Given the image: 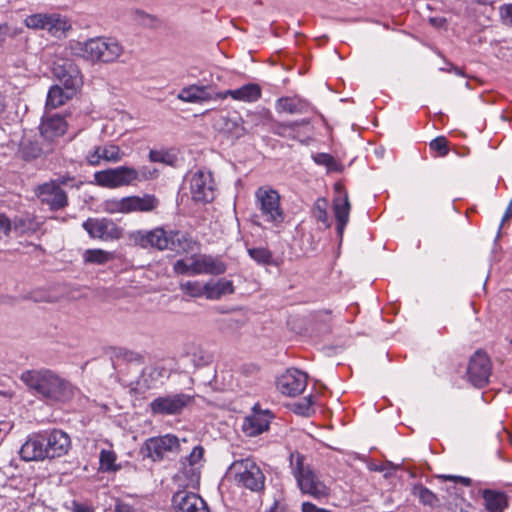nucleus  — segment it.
I'll return each mask as SVG.
<instances>
[{
	"label": "nucleus",
	"mask_w": 512,
	"mask_h": 512,
	"mask_svg": "<svg viewBox=\"0 0 512 512\" xmlns=\"http://www.w3.org/2000/svg\"><path fill=\"white\" fill-rule=\"evenodd\" d=\"M219 99L231 97L237 101L255 102L261 96V89L257 84H245L242 87L234 90H226L224 92L216 93Z\"/></svg>",
	"instance_id": "obj_24"
},
{
	"label": "nucleus",
	"mask_w": 512,
	"mask_h": 512,
	"mask_svg": "<svg viewBox=\"0 0 512 512\" xmlns=\"http://www.w3.org/2000/svg\"><path fill=\"white\" fill-rule=\"evenodd\" d=\"M315 161L319 164L330 166L333 163V158L328 154L321 153L315 157Z\"/></svg>",
	"instance_id": "obj_48"
},
{
	"label": "nucleus",
	"mask_w": 512,
	"mask_h": 512,
	"mask_svg": "<svg viewBox=\"0 0 512 512\" xmlns=\"http://www.w3.org/2000/svg\"><path fill=\"white\" fill-rule=\"evenodd\" d=\"M100 467L103 471H113L116 470L117 467L115 465L116 462V454L111 450H102L100 453Z\"/></svg>",
	"instance_id": "obj_39"
},
{
	"label": "nucleus",
	"mask_w": 512,
	"mask_h": 512,
	"mask_svg": "<svg viewBox=\"0 0 512 512\" xmlns=\"http://www.w3.org/2000/svg\"><path fill=\"white\" fill-rule=\"evenodd\" d=\"M255 205L262 219L272 228L282 227L286 215L281 206V197L275 189L269 186L259 187L255 191Z\"/></svg>",
	"instance_id": "obj_5"
},
{
	"label": "nucleus",
	"mask_w": 512,
	"mask_h": 512,
	"mask_svg": "<svg viewBox=\"0 0 512 512\" xmlns=\"http://www.w3.org/2000/svg\"><path fill=\"white\" fill-rule=\"evenodd\" d=\"M125 152L116 144L107 142L93 147L85 155V160L90 166H99L105 163H118L125 157Z\"/></svg>",
	"instance_id": "obj_15"
},
{
	"label": "nucleus",
	"mask_w": 512,
	"mask_h": 512,
	"mask_svg": "<svg viewBox=\"0 0 512 512\" xmlns=\"http://www.w3.org/2000/svg\"><path fill=\"white\" fill-rule=\"evenodd\" d=\"M218 98L208 86L189 85L180 90L177 99L186 103H203Z\"/></svg>",
	"instance_id": "obj_21"
},
{
	"label": "nucleus",
	"mask_w": 512,
	"mask_h": 512,
	"mask_svg": "<svg viewBox=\"0 0 512 512\" xmlns=\"http://www.w3.org/2000/svg\"><path fill=\"white\" fill-rule=\"evenodd\" d=\"M196 262L197 255L179 259L173 265L174 272L182 275H199Z\"/></svg>",
	"instance_id": "obj_32"
},
{
	"label": "nucleus",
	"mask_w": 512,
	"mask_h": 512,
	"mask_svg": "<svg viewBox=\"0 0 512 512\" xmlns=\"http://www.w3.org/2000/svg\"><path fill=\"white\" fill-rule=\"evenodd\" d=\"M73 511L74 512H91L89 507L79 504V503H76V502H73Z\"/></svg>",
	"instance_id": "obj_53"
},
{
	"label": "nucleus",
	"mask_w": 512,
	"mask_h": 512,
	"mask_svg": "<svg viewBox=\"0 0 512 512\" xmlns=\"http://www.w3.org/2000/svg\"><path fill=\"white\" fill-rule=\"evenodd\" d=\"M21 380L34 395L45 401L64 403L75 394V387L52 370H28L22 373Z\"/></svg>",
	"instance_id": "obj_1"
},
{
	"label": "nucleus",
	"mask_w": 512,
	"mask_h": 512,
	"mask_svg": "<svg viewBox=\"0 0 512 512\" xmlns=\"http://www.w3.org/2000/svg\"><path fill=\"white\" fill-rule=\"evenodd\" d=\"M73 178L72 177H69V176H63L61 178H59L58 180H55L58 184H59V187H61V185H67L69 181H72Z\"/></svg>",
	"instance_id": "obj_54"
},
{
	"label": "nucleus",
	"mask_w": 512,
	"mask_h": 512,
	"mask_svg": "<svg viewBox=\"0 0 512 512\" xmlns=\"http://www.w3.org/2000/svg\"><path fill=\"white\" fill-rule=\"evenodd\" d=\"M55 77L68 93L76 94L83 85V77L77 64L72 60L57 62L53 69Z\"/></svg>",
	"instance_id": "obj_12"
},
{
	"label": "nucleus",
	"mask_w": 512,
	"mask_h": 512,
	"mask_svg": "<svg viewBox=\"0 0 512 512\" xmlns=\"http://www.w3.org/2000/svg\"><path fill=\"white\" fill-rule=\"evenodd\" d=\"M7 434H8V430H4V429L0 428V444L4 441Z\"/></svg>",
	"instance_id": "obj_56"
},
{
	"label": "nucleus",
	"mask_w": 512,
	"mask_h": 512,
	"mask_svg": "<svg viewBox=\"0 0 512 512\" xmlns=\"http://www.w3.org/2000/svg\"><path fill=\"white\" fill-rule=\"evenodd\" d=\"M234 293L232 281L220 279L216 282H207L205 289V297L210 300H217L224 295Z\"/></svg>",
	"instance_id": "obj_29"
},
{
	"label": "nucleus",
	"mask_w": 512,
	"mask_h": 512,
	"mask_svg": "<svg viewBox=\"0 0 512 512\" xmlns=\"http://www.w3.org/2000/svg\"><path fill=\"white\" fill-rule=\"evenodd\" d=\"M105 210L109 213H124L126 214V200L125 197L121 199H113L105 202Z\"/></svg>",
	"instance_id": "obj_40"
},
{
	"label": "nucleus",
	"mask_w": 512,
	"mask_h": 512,
	"mask_svg": "<svg viewBox=\"0 0 512 512\" xmlns=\"http://www.w3.org/2000/svg\"><path fill=\"white\" fill-rule=\"evenodd\" d=\"M509 441L512 444V434H509Z\"/></svg>",
	"instance_id": "obj_57"
},
{
	"label": "nucleus",
	"mask_w": 512,
	"mask_h": 512,
	"mask_svg": "<svg viewBox=\"0 0 512 512\" xmlns=\"http://www.w3.org/2000/svg\"><path fill=\"white\" fill-rule=\"evenodd\" d=\"M500 14L504 23L512 26V4L503 5L500 8Z\"/></svg>",
	"instance_id": "obj_45"
},
{
	"label": "nucleus",
	"mask_w": 512,
	"mask_h": 512,
	"mask_svg": "<svg viewBox=\"0 0 512 512\" xmlns=\"http://www.w3.org/2000/svg\"><path fill=\"white\" fill-rule=\"evenodd\" d=\"M295 123L278 124L274 129V133L281 137H292V131Z\"/></svg>",
	"instance_id": "obj_44"
},
{
	"label": "nucleus",
	"mask_w": 512,
	"mask_h": 512,
	"mask_svg": "<svg viewBox=\"0 0 512 512\" xmlns=\"http://www.w3.org/2000/svg\"><path fill=\"white\" fill-rule=\"evenodd\" d=\"M20 457L24 461H42L47 459V450L43 433L32 434L20 448Z\"/></svg>",
	"instance_id": "obj_19"
},
{
	"label": "nucleus",
	"mask_w": 512,
	"mask_h": 512,
	"mask_svg": "<svg viewBox=\"0 0 512 512\" xmlns=\"http://www.w3.org/2000/svg\"><path fill=\"white\" fill-rule=\"evenodd\" d=\"M230 473L234 475L235 481L252 491H259L264 488L265 476L250 458L235 461L230 466Z\"/></svg>",
	"instance_id": "obj_7"
},
{
	"label": "nucleus",
	"mask_w": 512,
	"mask_h": 512,
	"mask_svg": "<svg viewBox=\"0 0 512 512\" xmlns=\"http://www.w3.org/2000/svg\"><path fill=\"white\" fill-rule=\"evenodd\" d=\"M351 205L346 192L333 199V212L337 222V232L342 236L344 229L349 221Z\"/></svg>",
	"instance_id": "obj_25"
},
{
	"label": "nucleus",
	"mask_w": 512,
	"mask_h": 512,
	"mask_svg": "<svg viewBox=\"0 0 512 512\" xmlns=\"http://www.w3.org/2000/svg\"><path fill=\"white\" fill-rule=\"evenodd\" d=\"M76 94L68 93V89L62 88L60 85H53L47 94L46 108L56 109L64 105L69 99L74 97Z\"/></svg>",
	"instance_id": "obj_30"
},
{
	"label": "nucleus",
	"mask_w": 512,
	"mask_h": 512,
	"mask_svg": "<svg viewBox=\"0 0 512 512\" xmlns=\"http://www.w3.org/2000/svg\"><path fill=\"white\" fill-rule=\"evenodd\" d=\"M5 107V96L0 90V111L3 110Z\"/></svg>",
	"instance_id": "obj_55"
},
{
	"label": "nucleus",
	"mask_w": 512,
	"mask_h": 512,
	"mask_svg": "<svg viewBox=\"0 0 512 512\" xmlns=\"http://www.w3.org/2000/svg\"><path fill=\"white\" fill-rule=\"evenodd\" d=\"M70 54L93 64H110L123 55L121 43L112 37H93L85 41L71 40L68 44Z\"/></svg>",
	"instance_id": "obj_2"
},
{
	"label": "nucleus",
	"mask_w": 512,
	"mask_h": 512,
	"mask_svg": "<svg viewBox=\"0 0 512 512\" xmlns=\"http://www.w3.org/2000/svg\"><path fill=\"white\" fill-rule=\"evenodd\" d=\"M204 449L202 446H195L190 454L186 457L185 461L189 463L190 466H195L199 464L203 458Z\"/></svg>",
	"instance_id": "obj_42"
},
{
	"label": "nucleus",
	"mask_w": 512,
	"mask_h": 512,
	"mask_svg": "<svg viewBox=\"0 0 512 512\" xmlns=\"http://www.w3.org/2000/svg\"><path fill=\"white\" fill-rule=\"evenodd\" d=\"M447 144L445 137H437L430 142V148L439 152L440 156H445L448 153Z\"/></svg>",
	"instance_id": "obj_41"
},
{
	"label": "nucleus",
	"mask_w": 512,
	"mask_h": 512,
	"mask_svg": "<svg viewBox=\"0 0 512 512\" xmlns=\"http://www.w3.org/2000/svg\"><path fill=\"white\" fill-rule=\"evenodd\" d=\"M249 256L259 264H271L272 253L266 248H251L248 249Z\"/></svg>",
	"instance_id": "obj_38"
},
{
	"label": "nucleus",
	"mask_w": 512,
	"mask_h": 512,
	"mask_svg": "<svg viewBox=\"0 0 512 512\" xmlns=\"http://www.w3.org/2000/svg\"><path fill=\"white\" fill-rule=\"evenodd\" d=\"M196 266L200 274L219 275L225 272V264L218 258L209 255H197Z\"/></svg>",
	"instance_id": "obj_28"
},
{
	"label": "nucleus",
	"mask_w": 512,
	"mask_h": 512,
	"mask_svg": "<svg viewBox=\"0 0 512 512\" xmlns=\"http://www.w3.org/2000/svg\"><path fill=\"white\" fill-rule=\"evenodd\" d=\"M23 154L27 158H34L40 154V149L38 146H33L31 151H27L26 149H23Z\"/></svg>",
	"instance_id": "obj_52"
},
{
	"label": "nucleus",
	"mask_w": 512,
	"mask_h": 512,
	"mask_svg": "<svg viewBox=\"0 0 512 512\" xmlns=\"http://www.w3.org/2000/svg\"><path fill=\"white\" fill-rule=\"evenodd\" d=\"M276 109L279 112H287L289 114L298 113L301 110V102L295 97H283L278 99Z\"/></svg>",
	"instance_id": "obj_34"
},
{
	"label": "nucleus",
	"mask_w": 512,
	"mask_h": 512,
	"mask_svg": "<svg viewBox=\"0 0 512 512\" xmlns=\"http://www.w3.org/2000/svg\"><path fill=\"white\" fill-rule=\"evenodd\" d=\"M307 386V375L295 368L288 369L277 380V388L287 396L301 394Z\"/></svg>",
	"instance_id": "obj_16"
},
{
	"label": "nucleus",
	"mask_w": 512,
	"mask_h": 512,
	"mask_svg": "<svg viewBox=\"0 0 512 512\" xmlns=\"http://www.w3.org/2000/svg\"><path fill=\"white\" fill-rule=\"evenodd\" d=\"M177 512H210L206 502L192 492H179L174 496Z\"/></svg>",
	"instance_id": "obj_20"
},
{
	"label": "nucleus",
	"mask_w": 512,
	"mask_h": 512,
	"mask_svg": "<svg viewBox=\"0 0 512 512\" xmlns=\"http://www.w3.org/2000/svg\"><path fill=\"white\" fill-rule=\"evenodd\" d=\"M149 160L155 163L174 165L177 161V157L172 151L151 150L149 152Z\"/></svg>",
	"instance_id": "obj_35"
},
{
	"label": "nucleus",
	"mask_w": 512,
	"mask_h": 512,
	"mask_svg": "<svg viewBox=\"0 0 512 512\" xmlns=\"http://www.w3.org/2000/svg\"><path fill=\"white\" fill-rule=\"evenodd\" d=\"M13 227V222L9 220L8 217H6L3 214H0V229L5 233L8 234Z\"/></svg>",
	"instance_id": "obj_47"
},
{
	"label": "nucleus",
	"mask_w": 512,
	"mask_h": 512,
	"mask_svg": "<svg viewBox=\"0 0 512 512\" xmlns=\"http://www.w3.org/2000/svg\"><path fill=\"white\" fill-rule=\"evenodd\" d=\"M131 244L141 248L158 250L171 249L188 252L193 250L195 242L190 236L179 231H166L163 228L151 230H135L128 234Z\"/></svg>",
	"instance_id": "obj_3"
},
{
	"label": "nucleus",
	"mask_w": 512,
	"mask_h": 512,
	"mask_svg": "<svg viewBox=\"0 0 512 512\" xmlns=\"http://www.w3.org/2000/svg\"><path fill=\"white\" fill-rule=\"evenodd\" d=\"M35 194L40 201L43 204H47L52 211L63 209L68 204L66 192L59 187V184L54 180L37 186Z\"/></svg>",
	"instance_id": "obj_14"
},
{
	"label": "nucleus",
	"mask_w": 512,
	"mask_h": 512,
	"mask_svg": "<svg viewBox=\"0 0 512 512\" xmlns=\"http://www.w3.org/2000/svg\"><path fill=\"white\" fill-rule=\"evenodd\" d=\"M178 447V438L171 434L150 438L145 443L147 456L153 461L161 460L166 452L174 451Z\"/></svg>",
	"instance_id": "obj_18"
},
{
	"label": "nucleus",
	"mask_w": 512,
	"mask_h": 512,
	"mask_svg": "<svg viewBox=\"0 0 512 512\" xmlns=\"http://www.w3.org/2000/svg\"><path fill=\"white\" fill-rule=\"evenodd\" d=\"M191 401L186 394H171L160 396L150 402V412L154 415H177Z\"/></svg>",
	"instance_id": "obj_13"
},
{
	"label": "nucleus",
	"mask_w": 512,
	"mask_h": 512,
	"mask_svg": "<svg viewBox=\"0 0 512 512\" xmlns=\"http://www.w3.org/2000/svg\"><path fill=\"white\" fill-rule=\"evenodd\" d=\"M205 289L206 283L202 284L199 281H185L180 283V290L193 298L205 296Z\"/></svg>",
	"instance_id": "obj_33"
},
{
	"label": "nucleus",
	"mask_w": 512,
	"mask_h": 512,
	"mask_svg": "<svg viewBox=\"0 0 512 512\" xmlns=\"http://www.w3.org/2000/svg\"><path fill=\"white\" fill-rule=\"evenodd\" d=\"M115 258L113 252L103 249H87L83 253V260L88 264L104 265Z\"/></svg>",
	"instance_id": "obj_31"
},
{
	"label": "nucleus",
	"mask_w": 512,
	"mask_h": 512,
	"mask_svg": "<svg viewBox=\"0 0 512 512\" xmlns=\"http://www.w3.org/2000/svg\"><path fill=\"white\" fill-rule=\"evenodd\" d=\"M492 373L489 356L483 351H476L469 359L467 380L475 387L482 388L488 384Z\"/></svg>",
	"instance_id": "obj_10"
},
{
	"label": "nucleus",
	"mask_w": 512,
	"mask_h": 512,
	"mask_svg": "<svg viewBox=\"0 0 512 512\" xmlns=\"http://www.w3.org/2000/svg\"><path fill=\"white\" fill-rule=\"evenodd\" d=\"M290 467L297 485L302 493L314 498L329 495V485L313 470L306 458L299 452L290 454Z\"/></svg>",
	"instance_id": "obj_4"
},
{
	"label": "nucleus",
	"mask_w": 512,
	"mask_h": 512,
	"mask_svg": "<svg viewBox=\"0 0 512 512\" xmlns=\"http://www.w3.org/2000/svg\"><path fill=\"white\" fill-rule=\"evenodd\" d=\"M138 172L140 174L139 181L154 178L155 173H156L155 170L151 171V170L147 169L146 167L141 168V170Z\"/></svg>",
	"instance_id": "obj_50"
},
{
	"label": "nucleus",
	"mask_w": 512,
	"mask_h": 512,
	"mask_svg": "<svg viewBox=\"0 0 512 512\" xmlns=\"http://www.w3.org/2000/svg\"><path fill=\"white\" fill-rule=\"evenodd\" d=\"M481 494L487 512H504L507 509L508 498L504 492L484 489Z\"/></svg>",
	"instance_id": "obj_27"
},
{
	"label": "nucleus",
	"mask_w": 512,
	"mask_h": 512,
	"mask_svg": "<svg viewBox=\"0 0 512 512\" xmlns=\"http://www.w3.org/2000/svg\"><path fill=\"white\" fill-rule=\"evenodd\" d=\"M271 416L267 412H255L245 418L242 429L249 437H255L269 427Z\"/></svg>",
	"instance_id": "obj_23"
},
{
	"label": "nucleus",
	"mask_w": 512,
	"mask_h": 512,
	"mask_svg": "<svg viewBox=\"0 0 512 512\" xmlns=\"http://www.w3.org/2000/svg\"><path fill=\"white\" fill-rule=\"evenodd\" d=\"M30 29H42L54 37H61L71 29V23L66 16L58 13H36L29 15L24 20Z\"/></svg>",
	"instance_id": "obj_8"
},
{
	"label": "nucleus",
	"mask_w": 512,
	"mask_h": 512,
	"mask_svg": "<svg viewBox=\"0 0 512 512\" xmlns=\"http://www.w3.org/2000/svg\"><path fill=\"white\" fill-rule=\"evenodd\" d=\"M66 130L67 122L65 118L59 114L44 117L40 125L42 136L49 141L63 136Z\"/></svg>",
	"instance_id": "obj_22"
},
{
	"label": "nucleus",
	"mask_w": 512,
	"mask_h": 512,
	"mask_svg": "<svg viewBox=\"0 0 512 512\" xmlns=\"http://www.w3.org/2000/svg\"><path fill=\"white\" fill-rule=\"evenodd\" d=\"M302 512H330L326 509L318 508L316 505L310 502H304L302 504Z\"/></svg>",
	"instance_id": "obj_49"
},
{
	"label": "nucleus",
	"mask_w": 512,
	"mask_h": 512,
	"mask_svg": "<svg viewBox=\"0 0 512 512\" xmlns=\"http://www.w3.org/2000/svg\"><path fill=\"white\" fill-rule=\"evenodd\" d=\"M82 227L93 239L115 241L123 237V229L108 218H88Z\"/></svg>",
	"instance_id": "obj_11"
},
{
	"label": "nucleus",
	"mask_w": 512,
	"mask_h": 512,
	"mask_svg": "<svg viewBox=\"0 0 512 512\" xmlns=\"http://www.w3.org/2000/svg\"><path fill=\"white\" fill-rule=\"evenodd\" d=\"M327 207L328 201L325 198H318L314 204L313 215L318 221L329 227L330 222L328 218Z\"/></svg>",
	"instance_id": "obj_37"
},
{
	"label": "nucleus",
	"mask_w": 512,
	"mask_h": 512,
	"mask_svg": "<svg viewBox=\"0 0 512 512\" xmlns=\"http://www.w3.org/2000/svg\"><path fill=\"white\" fill-rule=\"evenodd\" d=\"M38 223L30 216L17 217L13 220V229L20 234L35 231Z\"/></svg>",
	"instance_id": "obj_36"
},
{
	"label": "nucleus",
	"mask_w": 512,
	"mask_h": 512,
	"mask_svg": "<svg viewBox=\"0 0 512 512\" xmlns=\"http://www.w3.org/2000/svg\"><path fill=\"white\" fill-rule=\"evenodd\" d=\"M116 512H143L138 507L127 502H119L116 505Z\"/></svg>",
	"instance_id": "obj_46"
},
{
	"label": "nucleus",
	"mask_w": 512,
	"mask_h": 512,
	"mask_svg": "<svg viewBox=\"0 0 512 512\" xmlns=\"http://www.w3.org/2000/svg\"><path fill=\"white\" fill-rule=\"evenodd\" d=\"M441 478H443L445 480H451V481H454V482H461V483H463L465 485H469L470 484V480L468 478L461 477V476L444 475V476H441Z\"/></svg>",
	"instance_id": "obj_51"
},
{
	"label": "nucleus",
	"mask_w": 512,
	"mask_h": 512,
	"mask_svg": "<svg viewBox=\"0 0 512 512\" xmlns=\"http://www.w3.org/2000/svg\"><path fill=\"white\" fill-rule=\"evenodd\" d=\"M190 194L195 202L208 203L215 196V182L210 171L199 169L189 176Z\"/></svg>",
	"instance_id": "obj_9"
},
{
	"label": "nucleus",
	"mask_w": 512,
	"mask_h": 512,
	"mask_svg": "<svg viewBox=\"0 0 512 512\" xmlns=\"http://www.w3.org/2000/svg\"><path fill=\"white\" fill-rule=\"evenodd\" d=\"M126 200V214L132 212H151L159 206V200L156 196L151 194H144L143 196H127Z\"/></svg>",
	"instance_id": "obj_26"
},
{
	"label": "nucleus",
	"mask_w": 512,
	"mask_h": 512,
	"mask_svg": "<svg viewBox=\"0 0 512 512\" xmlns=\"http://www.w3.org/2000/svg\"><path fill=\"white\" fill-rule=\"evenodd\" d=\"M419 498L425 505L435 506L438 503L436 495L427 488H421L419 490Z\"/></svg>",
	"instance_id": "obj_43"
},
{
	"label": "nucleus",
	"mask_w": 512,
	"mask_h": 512,
	"mask_svg": "<svg viewBox=\"0 0 512 512\" xmlns=\"http://www.w3.org/2000/svg\"><path fill=\"white\" fill-rule=\"evenodd\" d=\"M47 457L54 459L62 457L68 453L71 448V440L67 433L62 430L54 429L43 433Z\"/></svg>",
	"instance_id": "obj_17"
},
{
	"label": "nucleus",
	"mask_w": 512,
	"mask_h": 512,
	"mask_svg": "<svg viewBox=\"0 0 512 512\" xmlns=\"http://www.w3.org/2000/svg\"><path fill=\"white\" fill-rule=\"evenodd\" d=\"M336 189L340 192V190H341L340 185H336Z\"/></svg>",
	"instance_id": "obj_58"
},
{
	"label": "nucleus",
	"mask_w": 512,
	"mask_h": 512,
	"mask_svg": "<svg viewBox=\"0 0 512 512\" xmlns=\"http://www.w3.org/2000/svg\"><path fill=\"white\" fill-rule=\"evenodd\" d=\"M139 180L138 170L131 166H118L94 173L95 184L108 189L130 186Z\"/></svg>",
	"instance_id": "obj_6"
}]
</instances>
